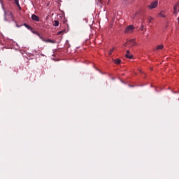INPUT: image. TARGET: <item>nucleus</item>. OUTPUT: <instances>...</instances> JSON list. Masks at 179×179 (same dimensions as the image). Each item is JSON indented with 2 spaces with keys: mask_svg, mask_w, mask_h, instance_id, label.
Returning <instances> with one entry per match:
<instances>
[{
  "mask_svg": "<svg viewBox=\"0 0 179 179\" xmlns=\"http://www.w3.org/2000/svg\"><path fill=\"white\" fill-rule=\"evenodd\" d=\"M0 3L4 12V20H6V22L13 20V15L12 14V12L6 11V10H5V6H3V1L2 0H0Z\"/></svg>",
  "mask_w": 179,
  "mask_h": 179,
  "instance_id": "nucleus-1",
  "label": "nucleus"
},
{
  "mask_svg": "<svg viewBox=\"0 0 179 179\" xmlns=\"http://www.w3.org/2000/svg\"><path fill=\"white\" fill-rule=\"evenodd\" d=\"M134 30H135V27L134 25H129L126 27L124 33H133Z\"/></svg>",
  "mask_w": 179,
  "mask_h": 179,
  "instance_id": "nucleus-2",
  "label": "nucleus"
},
{
  "mask_svg": "<svg viewBox=\"0 0 179 179\" xmlns=\"http://www.w3.org/2000/svg\"><path fill=\"white\" fill-rule=\"evenodd\" d=\"M158 2L157 1H155L150 3V5L148 6L149 9H155L156 6H157Z\"/></svg>",
  "mask_w": 179,
  "mask_h": 179,
  "instance_id": "nucleus-3",
  "label": "nucleus"
},
{
  "mask_svg": "<svg viewBox=\"0 0 179 179\" xmlns=\"http://www.w3.org/2000/svg\"><path fill=\"white\" fill-rule=\"evenodd\" d=\"M178 12H179V6L178 3L173 7V15H178Z\"/></svg>",
  "mask_w": 179,
  "mask_h": 179,
  "instance_id": "nucleus-4",
  "label": "nucleus"
},
{
  "mask_svg": "<svg viewBox=\"0 0 179 179\" xmlns=\"http://www.w3.org/2000/svg\"><path fill=\"white\" fill-rule=\"evenodd\" d=\"M128 44L129 47H134L136 45V43L135 42V39H131L128 41Z\"/></svg>",
  "mask_w": 179,
  "mask_h": 179,
  "instance_id": "nucleus-5",
  "label": "nucleus"
},
{
  "mask_svg": "<svg viewBox=\"0 0 179 179\" xmlns=\"http://www.w3.org/2000/svg\"><path fill=\"white\" fill-rule=\"evenodd\" d=\"M31 19L32 20H34L35 22H40V17H38V16L33 14L31 15Z\"/></svg>",
  "mask_w": 179,
  "mask_h": 179,
  "instance_id": "nucleus-6",
  "label": "nucleus"
},
{
  "mask_svg": "<svg viewBox=\"0 0 179 179\" xmlns=\"http://www.w3.org/2000/svg\"><path fill=\"white\" fill-rule=\"evenodd\" d=\"M130 52L129 50H127V54L125 55L126 58H128L129 59H132L134 58V56L132 55H129Z\"/></svg>",
  "mask_w": 179,
  "mask_h": 179,
  "instance_id": "nucleus-7",
  "label": "nucleus"
},
{
  "mask_svg": "<svg viewBox=\"0 0 179 179\" xmlns=\"http://www.w3.org/2000/svg\"><path fill=\"white\" fill-rule=\"evenodd\" d=\"M164 48V45H159L156 47V48L154 50V51H159L160 50H163Z\"/></svg>",
  "mask_w": 179,
  "mask_h": 179,
  "instance_id": "nucleus-8",
  "label": "nucleus"
},
{
  "mask_svg": "<svg viewBox=\"0 0 179 179\" xmlns=\"http://www.w3.org/2000/svg\"><path fill=\"white\" fill-rule=\"evenodd\" d=\"M140 30H141V31L143 32V34H145V33H146V27H145V25L141 24V26L140 27Z\"/></svg>",
  "mask_w": 179,
  "mask_h": 179,
  "instance_id": "nucleus-9",
  "label": "nucleus"
},
{
  "mask_svg": "<svg viewBox=\"0 0 179 179\" xmlns=\"http://www.w3.org/2000/svg\"><path fill=\"white\" fill-rule=\"evenodd\" d=\"M43 41H44L45 43H51L52 44H55V41L51 40V39H44L42 38Z\"/></svg>",
  "mask_w": 179,
  "mask_h": 179,
  "instance_id": "nucleus-10",
  "label": "nucleus"
},
{
  "mask_svg": "<svg viewBox=\"0 0 179 179\" xmlns=\"http://www.w3.org/2000/svg\"><path fill=\"white\" fill-rule=\"evenodd\" d=\"M15 1V5H17V8H19V9H22V7H20V4H19V0H14Z\"/></svg>",
  "mask_w": 179,
  "mask_h": 179,
  "instance_id": "nucleus-11",
  "label": "nucleus"
},
{
  "mask_svg": "<svg viewBox=\"0 0 179 179\" xmlns=\"http://www.w3.org/2000/svg\"><path fill=\"white\" fill-rule=\"evenodd\" d=\"M53 26H55V27L59 26V21H58V20H55V21L53 22Z\"/></svg>",
  "mask_w": 179,
  "mask_h": 179,
  "instance_id": "nucleus-12",
  "label": "nucleus"
},
{
  "mask_svg": "<svg viewBox=\"0 0 179 179\" xmlns=\"http://www.w3.org/2000/svg\"><path fill=\"white\" fill-rule=\"evenodd\" d=\"M115 64H116L117 65H120V64H121V59H117L115 60H114Z\"/></svg>",
  "mask_w": 179,
  "mask_h": 179,
  "instance_id": "nucleus-13",
  "label": "nucleus"
},
{
  "mask_svg": "<svg viewBox=\"0 0 179 179\" xmlns=\"http://www.w3.org/2000/svg\"><path fill=\"white\" fill-rule=\"evenodd\" d=\"M147 19H148V23H152V20H154L155 18H153V17L150 16Z\"/></svg>",
  "mask_w": 179,
  "mask_h": 179,
  "instance_id": "nucleus-14",
  "label": "nucleus"
},
{
  "mask_svg": "<svg viewBox=\"0 0 179 179\" xmlns=\"http://www.w3.org/2000/svg\"><path fill=\"white\" fill-rule=\"evenodd\" d=\"M96 3L97 5H103V1L102 0H96Z\"/></svg>",
  "mask_w": 179,
  "mask_h": 179,
  "instance_id": "nucleus-15",
  "label": "nucleus"
},
{
  "mask_svg": "<svg viewBox=\"0 0 179 179\" xmlns=\"http://www.w3.org/2000/svg\"><path fill=\"white\" fill-rule=\"evenodd\" d=\"M115 50V48H113L110 51H109V55H111V54H113V52H114V51Z\"/></svg>",
  "mask_w": 179,
  "mask_h": 179,
  "instance_id": "nucleus-16",
  "label": "nucleus"
},
{
  "mask_svg": "<svg viewBox=\"0 0 179 179\" xmlns=\"http://www.w3.org/2000/svg\"><path fill=\"white\" fill-rule=\"evenodd\" d=\"M159 16H161V17H166V15H164V12L162 11L159 13Z\"/></svg>",
  "mask_w": 179,
  "mask_h": 179,
  "instance_id": "nucleus-17",
  "label": "nucleus"
},
{
  "mask_svg": "<svg viewBox=\"0 0 179 179\" xmlns=\"http://www.w3.org/2000/svg\"><path fill=\"white\" fill-rule=\"evenodd\" d=\"M25 27H27V29H31V27H30L29 24H24Z\"/></svg>",
  "mask_w": 179,
  "mask_h": 179,
  "instance_id": "nucleus-18",
  "label": "nucleus"
},
{
  "mask_svg": "<svg viewBox=\"0 0 179 179\" xmlns=\"http://www.w3.org/2000/svg\"><path fill=\"white\" fill-rule=\"evenodd\" d=\"M64 33V31H60L57 33L58 36H59L60 34H62Z\"/></svg>",
  "mask_w": 179,
  "mask_h": 179,
  "instance_id": "nucleus-19",
  "label": "nucleus"
},
{
  "mask_svg": "<svg viewBox=\"0 0 179 179\" xmlns=\"http://www.w3.org/2000/svg\"><path fill=\"white\" fill-rule=\"evenodd\" d=\"M127 45H128V42H127V43H125L124 44V47H127Z\"/></svg>",
  "mask_w": 179,
  "mask_h": 179,
  "instance_id": "nucleus-20",
  "label": "nucleus"
},
{
  "mask_svg": "<svg viewBox=\"0 0 179 179\" xmlns=\"http://www.w3.org/2000/svg\"><path fill=\"white\" fill-rule=\"evenodd\" d=\"M178 21L179 22V17L178 18Z\"/></svg>",
  "mask_w": 179,
  "mask_h": 179,
  "instance_id": "nucleus-21",
  "label": "nucleus"
},
{
  "mask_svg": "<svg viewBox=\"0 0 179 179\" xmlns=\"http://www.w3.org/2000/svg\"><path fill=\"white\" fill-rule=\"evenodd\" d=\"M123 1H128V0H123Z\"/></svg>",
  "mask_w": 179,
  "mask_h": 179,
  "instance_id": "nucleus-22",
  "label": "nucleus"
}]
</instances>
